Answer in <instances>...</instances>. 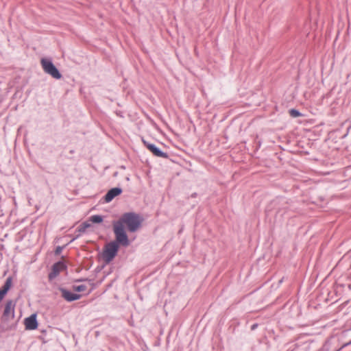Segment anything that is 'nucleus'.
<instances>
[{
    "label": "nucleus",
    "instance_id": "423d86ee",
    "mask_svg": "<svg viewBox=\"0 0 351 351\" xmlns=\"http://www.w3.org/2000/svg\"><path fill=\"white\" fill-rule=\"evenodd\" d=\"M145 146L155 155L158 157H161L164 158H168V154L165 152H162L158 147H157L155 145L152 143H147L145 141H143Z\"/></svg>",
    "mask_w": 351,
    "mask_h": 351
},
{
    "label": "nucleus",
    "instance_id": "20e7f679",
    "mask_svg": "<svg viewBox=\"0 0 351 351\" xmlns=\"http://www.w3.org/2000/svg\"><path fill=\"white\" fill-rule=\"evenodd\" d=\"M15 302L12 300L7 301L3 311V317L6 320H10L14 317Z\"/></svg>",
    "mask_w": 351,
    "mask_h": 351
},
{
    "label": "nucleus",
    "instance_id": "39448f33",
    "mask_svg": "<svg viewBox=\"0 0 351 351\" xmlns=\"http://www.w3.org/2000/svg\"><path fill=\"white\" fill-rule=\"evenodd\" d=\"M66 269L65 264L62 261H58L53 264L51 268V271L49 274V280H52L55 278H56L60 271Z\"/></svg>",
    "mask_w": 351,
    "mask_h": 351
},
{
    "label": "nucleus",
    "instance_id": "ddd939ff",
    "mask_svg": "<svg viewBox=\"0 0 351 351\" xmlns=\"http://www.w3.org/2000/svg\"><path fill=\"white\" fill-rule=\"evenodd\" d=\"M86 289V286L84 285H80L77 286H73V290L75 291L81 292Z\"/></svg>",
    "mask_w": 351,
    "mask_h": 351
},
{
    "label": "nucleus",
    "instance_id": "a211bd4d",
    "mask_svg": "<svg viewBox=\"0 0 351 351\" xmlns=\"http://www.w3.org/2000/svg\"><path fill=\"white\" fill-rule=\"evenodd\" d=\"M257 327V324H254L252 326V329L254 330Z\"/></svg>",
    "mask_w": 351,
    "mask_h": 351
},
{
    "label": "nucleus",
    "instance_id": "f8f14e48",
    "mask_svg": "<svg viewBox=\"0 0 351 351\" xmlns=\"http://www.w3.org/2000/svg\"><path fill=\"white\" fill-rule=\"evenodd\" d=\"M86 230L84 228V227L82 226V224H80L77 228L76 229V232H78V234L76 235V237H75L74 238H73V239L71 240V241H73L74 240H75L76 239H77L82 233H84Z\"/></svg>",
    "mask_w": 351,
    "mask_h": 351
},
{
    "label": "nucleus",
    "instance_id": "9d476101",
    "mask_svg": "<svg viewBox=\"0 0 351 351\" xmlns=\"http://www.w3.org/2000/svg\"><path fill=\"white\" fill-rule=\"evenodd\" d=\"M12 278L11 276H9L6 279V280H5L3 286L1 287V289H3L4 291H6V292H8L12 287Z\"/></svg>",
    "mask_w": 351,
    "mask_h": 351
},
{
    "label": "nucleus",
    "instance_id": "6e6552de",
    "mask_svg": "<svg viewBox=\"0 0 351 351\" xmlns=\"http://www.w3.org/2000/svg\"><path fill=\"white\" fill-rule=\"evenodd\" d=\"M24 324L26 330H35L38 327V322L36 319V315L32 314L24 320Z\"/></svg>",
    "mask_w": 351,
    "mask_h": 351
},
{
    "label": "nucleus",
    "instance_id": "1a4fd4ad",
    "mask_svg": "<svg viewBox=\"0 0 351 351\" xmlns=\"http://www.w3.org/2000/svg\"><path fill=\"white\" fill-rule=\"evenodd\" d=\"M122 192V189L119 187H114L110 189L104 197L105 202L108 203L110 202L115 197L120 195Z\"/></svg>",
    "mask_w": 351,
    "mask_h": 351
},
{
    "label": "nucleus",
    "instance_id": "9b49d317",
    "mask_svg": "<svg viewBox=\"0 0 351 351\" xmlns=\"http://www.w3.org/2000/svg\"><path fill=\"white\" fill-rule=\"evenodd\" d=\"M103 217L98 215H92L89 218V221L94 223H99L103 221Z\"/></svg>",
    "mask_w": 351,
    "mask_h": 351
},
{
    "label": "nucleus",
    "instance_id": "f3484780",
    "mask_svg": "<svg viewBox=\"0 0 351 351\" xmlns=\"http://www.w3.org/2000/svg\"><path fill=\"white\" fill-rule=\"evenodd\" d=\"M82 224L86 230L91 226V224L88 221L83 222Z\"/></svg>",
    "mask_w": 351,
    "mask_h": 351
},
{
    "label": "nucleus",
    "instance_id": "f257e3e1",
    "mask_svg": "<svg viewBox=\"0 0 351 351\" xmlns=\"http://www.w3.org/2000/svg\"><path fill=\"white\" fill-rule=\"evenodd\" d=\"M141 221L142 220L138 214L130 212L124 213L118 221L113 222V232L115 238L121 245L127 247L130 245L124 225L127 226L130 232H134L140 228Z\"/></svg>",
    "mask_w": 351,
    "mask_h": 351
},
{
    "label": "nucleus",
    "instance_id": "f03ea898",
    "mask_svg": "<svg viewBox=\"0 0 351 351\" xmlns=\"http://www.w3.org/2000/svg\"><path fill=\"white\" fill-rule=\"evenodd\" d=\"M121 245L115 238V241L107 243L103 252V258L109 263L115 257L119 250V245Z\"/></svg>",
    "mask_w": 351,
    "mask_h": 351
},
{
    "label": "nucleus",
    "instance_id": "4468645a",
    "mask_svg": "<svg viewBox=\"0 0 351 351\" xmlns=\"http://www.w3.org/2000/svg\"><path fill=\"white\" fill-rule=\"evenodd\" d=\"M290 115L293 117H298L301 115V113L295 109H291L289 110Z\"/></svg>",
    "mask_w": 351,
    "mask_h": 351
},
{
    "label": "nucleus",
    "instance_id": "2eb2a0df",
    "mask_svg": "<svg viewBox=\"0 0 351 351\" xmlns=\"http://www.w3.org/2000/svg\"><path fill=\"white\" fill-rule=\"evenodd\" d=\"M63 248H64L63 246H58V247H56V248L55 250V254H56V255L60 254L61 252H62Z\"/></svg>",
    "mask_w": 351,
    "mask_h": 351
},
{
    "label": "nucleus",
    "instance_id": "dca6fc26",
    "mask_svg": "<svg viewBox=\"0 0 351 351\" xmlns=\"http://www.w3.org/2000/svg\"><path fill=\"white\" fill-rule=\"evenodd\" d=\"M8 292L6 291H4L1 288L0 289V302L3 299L4 296L6 295Z\"/></svg>",
    "mask_w": 351,
    "mask_h": 351
},
{
    "label": "nucleus",
    "instance_id": "7ed1b4c3",
    "mask_svg": "<svg viewBox=\"0 0 351 351\" xmlns=\"http://www.w3.org/2000/svg\"><path fill=\"white\" fill-rule=\"evenodd\" d=\"M41 64L44 71L53 78L59 80L62 77V75L51 60L43 58Z\"/></svg>",
    "mask_w": 351,
    "mask_h": 351
},
{
    "label": "nucleus",
    "instance_id": "0eeeda50",
    "mask_svg": "<svg viewBox=\"0 0 351 351\" xmlns=\"http://www.w3.org/2000/svg\"><path fill=\"white\" fill-rule=\"evenodd\" d=\"M60 291L61 292L62 297L67 302L77 300L81 298L80 294L72 293L64 288H60Z\"/></svg>",
    "mask_w": 351,
    "mask_h": 351
}]
</instances>
